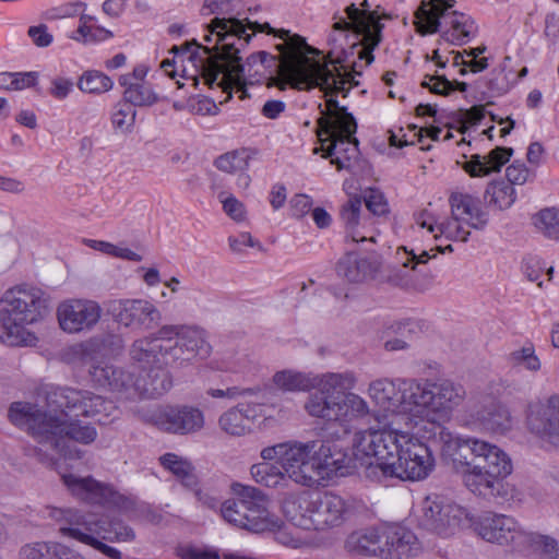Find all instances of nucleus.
I'll use <instances>...</instances> for the list:
<instances>
[{
  "label": "nucleus",
  "mask_w": 559,
  "mask_h": 559,
  "mask_svg": "<svg viewBox=\"0 0 559 559\" xmlns=\"http://www.w3.org/2000/svg\"><path fill=\"white\" fill-rule=\"evenodd\" d=\"M47 411L36 405L15 402L9 409L10 420L26 429L34 439L39 461L56 464L59 457L80 459L83 452L73 442L90 444L97 437L96 429L78 419L97 417L100 425L111 423L118 413L116 404L90 391L56 388L47 394Z\"/></svg>",
  "instance_id": "1"
},
{
  "label": "nucleus",
  "mask_w": 559,
  "mask_h": 559,
  "mask_svg": "<svg viewBox=\"0 0 559 559\" xmlns=\"http://www.w3.org/2000/svg\"><path fill=\"white\" fill-rule=\"evenodd\" d=\"M417 435L440 445L443 459L462 473L465 487L486 499L508 500L513 487L504 481L513 466L509 455L496 444L473 437L453 436L435 421L416 424Z\"/></svg>",
  "instance_id": "2"
},
{
  "label": "nucleus",
  "mask_w": 559,
  "mask_h": 559,
  "mask_svg": "<svg viewBox=\"0 0 559 559\" xmlns=\"http://www.w3.org/2000/svg\"><path fill=\"white\" fill-rule=\"evenodd\" d=\"M206 43L215 40L213 47L202 46L195 39L181 46H174L170 51L187 52L191 46L200 48L205 57H199L202 76L209 86L217 84L227 94L224 102L231 97L233 84L239 83L245 68L240 51L248 46L252 35L245 34L243 22L237 17H214L206 25Z\"/></svg>",
  "instance_id": "3"
},
{
  "label": "nucleus",
  "mask_w": 559,
  "mask_h": 559,
  "mask_svg": "<svg viewBox=\"0 0 559 559\" xmlns=\"http://www.w3.org/2000/svg\"><path fill=\"white\" fill-rule=\"evenodd\" d=\"M48 312L45 293L34 286L19 285L0 299V342L8 346H28L37 341L27 325L40 321Z\"/></svg>",
  "instance_id": "4"
},
{
  "label": "nucleus",
  "mask_w": 559,
  "mask_h": 559,
  "mask_svg": "<svg viewBox=\"0 0 559 559\" xmlns=\"http://www.w3.org/2000/svg\"><path fill=\"white\" fill-rule=\"evenodd\" d=\"M280 52L277 57V78L271 79V86L281 91L290 85L296 90L310 91L316 85L329 88L326 82L331 75L326 63L311 58L310 55H320L321 51L309 46L306 39L294 34L288 40L275 46Z\"/></svg>",
  "instance_id": "5"
},
{
  "label": "nucleus",
  "mask_w": 559,
  "mask_h": 559,
  "mask_svg": "<svg viewBox=\"0 0 559 559\" xmlns=\"http://www.w3.org/2000/svg\"><path fill=\"white\" fill-rule=\"evenodd\" d=\"M355 377L350 372L326 373L319 383V390L311 393L305 404V409L312 417L325 420L343 421L368 414L365 400L353 389Z\"/></svg>",
  "instance_id": "6"
},
{
  "label": "nucleus",
  "mask_w": 559,
  "mask_h": 559,
  "mask_svg": "<svg viewBox=\"0 0 559 559\" xmlns=\"http://www.w3.org/2000/svg\"><path fill=\"white\" fill-rule=\"evenodd\" d=\"M285 518L302 530L325 531L341 526L349 514L344 498L332 492H304L285 499Z\"/></svg>",
  "instance_id": "7"
},
{
  "label": "nucleus",
  "mask_w": 559,
  "mask_h": 559,
  "mask_svg": "<svg viewBox=\"0 0 559 559\" xmlns=\"http://www.w3.org/2000/svg\"><path fill=\"white\" fill-rule=\"evenodd\" d=\"M235 499L221 507L222 516L229 524L253 533L271 531L278 526V519L270 513L265 495L258 488L234 483Z\"/></svg>",
  "instance_id": "8"
},
{
  "label": "nucleus",
  "mask_w": 559,
  "mask_h": 559,
  "mask_svg": "<svg viewBox=\"0 0 559 559\" xmlns=\"http://www.w3.org/2000/svg\"><path fill=\"white\" fill-rule=\"evenodd\" d=\"M314 447V440L305 443L289 441L263 449L261 456L265 461L276 460L294 483L312 487L320 483Z\"/></svg>",
  "instance_id": "9"
},
{
  "label": "nucleus",
  "mask_w": 559,
  "mask_h": 559,
  "mask_svg": "<svg viewBox=\"0 0 559 559\" xmlns=\"http://www.w3.org/2000/svg\"><path fill=\"white\" fill-rule=\"evenodd\" d=\"M471 523L467 510L445 497L427 496L420 503L419 526L441 537L453 536Z\"/></svg>",
  "instance_id": "10"
},
{
  "label": "nucleus",
  "mask_w": 559,
  "mask_h": 559,
  "mask_svg": "<svg viewBox=\"0 0 559 559\" xmlns=\"http://www.w3.org/2000/svg\"><path fill=\"white\" fill-rule=\"evenodd\" d=\"M348 21L341 17L333 24L335 31H350L354 34L361 36L358 43L352 45V50H357V58L365 60L366 66L373 62V50L382 41V31L384 25L380 22L377 12H368L366 10H358L354 3L345 9Z\"/></svg>",
  "instance_id": "11"
},
{
  "label": "nucleus",
  "mask_w": 559,
  "mask_h": 559,
  "mask_svg": "<svg viewBox=\"0 0 559 559\" xmlns=\"http://www.w3.org/2000/svg\"><path fill=\"white\" fill-rule=\"evenodd\" d=\"M405 433L394 429L358 431L353 439V455L360 460L372 457L395 463L403 450Z\"/></svg>",
  "instance_id": "12"
},
{
  "label": "nucleus",
  "mask_w": 559,
  "mask_h": 559,
  "mask_svg": "<svg viewBox=\"0 0 559 559\" xmlns=\"http://www.w3.org/2000/svg\"><path fill=\"white\" fill-rule=\"evenodd\" d=\"M404 447L394 461L397 478L402 480L425 479L435 468L431 447L411 433H405Z\"/></svg>",
  "instance_id": "13"
},
{
  "label": "nucleus",
  "mask_w": 559,
  "mask_h": 559,
  "mask_svg": "<svg viewBox=\"0 0 559 559\" xmlns=\"http://www.w3.org/2000/svg\"><path fill=\"white\" fill-rule=\"evenodd\" d=\"M153 424L166 433L189 436L200 432L205 425L204 413L190 405H167L154 412Z\"/></svg>",
  "instance_id": "14"
},
{
  "label": "nucleus",
  "mask_w": 559,
  "mask_h": 559,
  "mask_svg": "<svg viewBox=\"0 0 559 559\" xmlns=\"http://www.w3.org/2000/svg\"><path fill=\"white\" fill-rule=\"evenodd\" d=\"M526 427L540 440L559 447V394L531 403L526 411Z\"/></svg>",
  "instance_id": "15"
},
{
  "label": "nucleus",
  "mask_w": 559,
  "mask_h": 559,
  "mask_svg": "<svg viewBox=\"0 0 559 559\" xmlns=\"http://www.w3.org/2000/svg\"><path fill=\"white\" fill-rule=\"evenodd\" d=\"M116 322L133 331H148L162 321L160 311L145 299H120L110 304Z\"/></svg>",
  "instance_id": "16"
},
{
  "label": "nucleus",
  "mask_w": 559,
  "mask_h": 559,
  "mask_svg": "<svg viewBox=\"0 0 559 559\" xmlns=\"http://www.w3.org/2000/svg\"><path fill=\"white\" fill-rule=\"evenodd\" d=\"M355 133L332 129L331 122L325 118L318 119V135L325 134L328 138L324 141H330V145L324 148L323 157L331 158V164L335 165L337 170H350L352 162L358 157V140L354 136Z\"/></svg>",
  "instance_id": "17"
},
{
  "label": "nucleus",
  "mask_w": 559,
  "mask_h": 559,
  "mask_svg": "<svg viewBox=\"0 0 559 559\" xmlns=\"http://www.w3.org/2000/svg\"><path fill=\"white\" fill-rule=\"evenodd\" d=\"M62 480L72 495L84 501L119 509H126L130 504V500L114 487L99 483L91 476L80 477L74 474H66L62 476Z\"/></svg>",
  "instance_id": "18"
},
{
  "label": "nucleus",
  "mask_w": 559,
  "mask_h": 559,
  "mask_svg": "<svg viewBox=\"0 0 559 559\" xmlns=\"http://www.w3.org/2000/svg\"><path fill=\"white\" fill-rule=\"evenodd\" d=\"M471 525L483 539L489 543L509 545L520 543L524 538L519 523L504 514L485 512L476 520L472 519Z\"/></svg>",
  "instance_id": "19"
},
{
  "label": "nucleus",
  "mask_w": 559,
  "mask_h": 559,
  "mask_svg": "<svg viewBox=\"0 0 559 559\" xmlns=\"http://www.w3.org/2000/svg\"><path fill=\"white\" fill-rule=\"evenodd\" d=\"M100 313L99 305L87 299L66 300L57 309L59 325L68 333L91 329L99 321Z\"/></svg>",
  "instance_id": "20"
},
{
  "label": "nucleus",
  "mask_w": 559,
  "mask_h": 559,
  "mask_svg": "<svg viewBox=\"0 0 559 559\" xmlns=\"http://www.w3.org/2000/svg\"><path fill=\"white\" fill-rule=\"evenodd\" d=\"M50 518L60 523L59 532L67 537L83 544L92 540L99 533V519L92 513H84L74 509H51Z\"/></svg>",
  "instance_id": "21"
},
{
  "label": "nucleus",
  "mask_w": 559,
  "mask_h": 559,
  "mask_svg": "<svg viewBox=\"0 0 559 559\" xmlns=\"http://www.w3.org/2000/svg\"><path fill=\"white\" fill-rule=\"evenodd\" d=\"M168 335H174L192 359H205L212 353L207 332L199 325L166 324L159 328V338H168Z\"/></svg>",
  "instance_id": "22"
},
{
  "label": "nucleus",
  "mask_w": 559,
  "mask_h": 559,
  "mask_svg": "<svg viewBox=\"0 0 559 559\" xmlns=\"http://www.w3.org/2000/svg\"><path fill=\"white\" fill-rule=\"evenodd\" d=\"M316 462L320 480L332 475H345L350 468L356 467L354 459L336 442L330 440H314Z\"/></svg>",
  "instance_id": "23"
},
{
  "label": "nucleus",
  "mask_w": 559,
  "mask_h": 559,
  "mask_svg": "<svg viewBox=\"0 0 559 559\" xmlns=\"http://www.w3.org/2000/svg\"><path fill=\"white\" fill-rule=\"evenodd\" d=\"M381 260L376 254L358 255L348 252L336 264L337 275L350 283H362L371 280L379 272Z\"/></svg>",
  "instance_id": "24"
},
{
  "label": "nucleus",
  "mask_w": 559,
  "mask_h": 559,
  "mask_svg": "<svg viewBox=\"0 0 559 559\" xmlns=\"http://www.w3.org/2000/svg\"><path fill=\"white\" fill-rule=\"evenodd\" d=\"M241 64L245 68L243 76L240 79L239 83L233 84V88L237 87L238 91L242 93L240 98L245 97L246 90V76L250 80V83H260L264 80L267 81V86L272 87L270 85L271 79L277 78V57L269 53L267 51H258L254 53H251L247 60L246 63Z\"/></svg>",
  "instance_id": "25"
},
{
  "label": "nucleus",
  "mask_w": 559,
  "mask_h": 559,
  "mask_svg": "<svg viewBox=\"0 0 559 559\" xmlns=\"http://www.w3.org/2000/svg\"><path fill=\"white\" fill-rule=\"evenodd\" d=\"M454 0H423L415 11V27L418 34L428 35L439 32L440 19L451 17L450 9L454 7Z\"/></svg>",
  "instance_id": "26"
},
{
  "label": "nucleus",
  "mask_w": 559,
  "mask_h": 559,
  "mask_svg": "<svg viewBox=\"0 0 559 559\" xmlns=\"http://www.w3.org/2000/svg\"><path fill=\"white\" fill-rule=\"evenodd\" d=\"M402 400L400 413L423 414L432 412L430 381L419 382L415 379L401 380Z\"/></svg>",
  "instance_id": "27"
},
{
  "label": "nucleus",
  "mask_w": 559,
  "mask_h": 559,
  "mask_svg": "<svg viewBox=\"0 0 559 559\" xmlns=\"http://www.w3.org/2000/svg\"><path fill=\"white\" fill-rule=\"evenodd\" d=\"M451 214L472 228L483 229L488 223V215L479 206V200L471 194L453 192L449 199Z\"/></svg>",
  "instance_id": "28"
},
{
  "label": "nucleus",
  "mask_w": 559,
  "mask_h": 559,
  "mask_svg": "<svg viewBox=\"0 0 559 559\" xmlns=\"http://www.w3.org/2000/svg\"><path fill=\"white\" fill-rule=\"evenodd\" d=\"M513 154V148L497 146L486 156L474 154L469 160L462 164V168L471 177H484L491 173L500 171L501 167L507 164ZM461 165V162L457 160Z\"/></svg>",
  "instance_id": "29"
},
{
  "label": "nucleus",
  "mask_w": 559,
  "mask_h": 559,
  "mask_svg": "<svg viewBox=\"0 0 559 559\" xmlns=\"http://www.w3.org/2000/svg\"><path fill=\"white\" fill-rule=\"evenodd\" d=\"M384 544V535H380L377 530L370 528L352 533L345 542V548L348 552L357 556H373L386 559L390 551Z\"/></svg>",
  "instance_id": "30"
},
{
  "label": "nucleus",
  "mask_w": 559,
  "mask_h": 559,
  "mask_svg": "<svg viewBox=\"0 0 559 559\" xmlns=\"http://www.w3.org/2000/svg\"><path fill=\"white\" fill-rule=\"evenodd\" d=\"M432 395V412L449 415L465 399L466 392L463 385L451 380L443 379L437 382L430 381Z\"/></svg>",
  "instance_id": "31"
},
{
  "label": "nucleus",
  "mask_w": 559,
  "mask_h": 559,
  "mask_svg": "<svg viewBox=\"0 0 559 559\" xmlns=\"http://www.w3.org/2000/svg\"><path fill=\"white\" fill-rule=\"evenodd\" d=\"M344 59L337 57L333 59L331 53L328 55L325 61L328 71L330 72L326 85L329 88L322 87V85H316L324 92L325 95L343 94L345 97L349 88L345 87L346 83H350L352 86H358L359 82L355 80V75H360L361 72L356 70V63L353 64L352 71H347L346 67L343 66Z\"/></svg>",
  "instance_id": "32"
},
{
  "label": "nucleus",
  "mask_w": 559,
  "mask_h": 559,
  "mask_svg": "<svg viewBox=\"0 0 559 559\" xmlns=\"http://www.w3.org/2000/svg\"><path fill=\"white\" fill-rule=\"evenodd\" d=\"M173 388V377L164 365L152 367L136 379L135 391L147 399H158Z\"/></svg>",
  "instance_id": "33"
},
{
  "label": "nucleus",
  "mask_w": 559,
  "mask_h": 559,
  "mask_svg": "<svg viewBox=\"0 0 559 559\" xmlns=\"http://www.w3.org/2000/svg\"><path fill=\"white\" fill-rule=\"evenodd\" d=\"M476 419L486 430L504 433L511 429L512 419L508 408L493 400H488L475 413Z\"/></svg>",
  "instance_id": "34"
},
{
  "label": "nucleus",
  "mask_w": 559,
  "mask_h": 559,
  "mask_svg": "<svg viewBox=\"0 0 559 559\" xmlns=\"http://www.w3.org/2000/svg\"><path fill=\"white\" fill-rule=\"evenodd\" d=\"M255 417V407L240 404L223 413L218 419L221 429L230 436H243L250 431V424Z\"/></svg>",
  "instance_id": "35"
},
{
  "label": "nucleus",
  "mask_w": 559,
  "mask_h": 559,
  "mask_svg": "<svg viewBox=\"0 0 559 559\" xmlns=\"http://www.w3.org/2000/svg\"><path fill=\"white\" fill-rule=\"evenodd\" d=\"M397 384L389 379H378L370 383L369 395L384 411L400 413L401 407V380Z\"/></svg>",
  "instance_id": "36"
},
{
  "label": "nucleus",
  "mask_w": 559,
  "mask_h": 559,
  "mask_svg": "<svg viewBox=\"0 0 559 559\" xmlns=\"http://www.w3.org/2000/svg\"><path fill=\"white\" fill-rule=\"evenodd\" d=\"M385 548L390 551L389 558H408L419 551V543L416 535L405 528L399 527L384 535Z\"/></svg>",
  "instance_id": "37"
},
{
  "label": "nucleus",
  "mask_w": 559,
  "mask_h": 559,
  "mask_svg": "<svg viewBox=\"0 0 559 559\" xmlns=\"http://www.w3.org/2000/svg\"><path fill=\"white\" fill-rule=\"evenodd\" d=\"M21 559H80L78 552L59 543L37 542L20 549Z\"/></svg>",
  "instance_id": "38"
},
{
  "label": "nucleus",
  "mask_w": 559,
  "mask_h": 559,
  "mask_svg": "<svg viewBox=\"0 0 559 559\" xmlns=\"http://www.w3.org/2000/svg\"><path fill=\"white\" fill-rule=\"evenodd\" d=\"M163 355V342L158 337V331L154 337H144L134 341L130 349L131 358L144 366H159Z\"/></svg>",
  "instance_id": "39"
},
{
  "label": "nucleus",
  "mask_w": 559,
  "mask_h": 559,
  "mask_svg": "<svg viewBox=\"0 0 559 559\" xmlns=\"http://www.w3.org/2000/svg\"><path fill=\"white\" fill-rule=\"evenodd\" d=\"M362 200L358 195L350 197L341 207V219L346 228V236L353 242L366 241L368 238L360 231L362 222L360 218Z\"/></svg>",
  "instance_id": "40"
},
{
  "label": "nucleus",
  "mask_w": 559,
  "mask_h": 559,
  "mask_svg": "<svg viewBox=\"0 0 559 559\" xmlns=\"http://www.w3.org/2000/svg\"><path fill=\"white\" fill-rule=\"evenodd\" d=\"M450 15L449 24L452 32H443L441 37L454 45L462 46L468 41L476 29L475 21L469 15L457 11H451Z\"/></svg>",
  "instance_id": "41"
},
{
  "label": "nucleus",
  "mask_w": 559,
  "mask_h": 559,
  "mask_svg": "<svg viewBox=\"0 0 559 559\" xmlns=\"http://www.w3.org/2000/svg\"><path fill=\"white\" fill-rule=\"evenodd\" d=\"M320 118H325L331 122L332 129H342L347 133L357 131V122L354 116L347 112L346 107L340 106L333 97L326 99L325 109L321 110Z\"/></svg>",
  "instance_id": "42"
},
{
  "label": "nucleus",
  "mask_w": 559,
  "mask_h": 559,
  "mask_svg": "<svg viewBox=\"0 0 559 559\" xmlns=\"http://www.w3.org/2000/svg\"><path fill=\"white\" fill-rule=\"evenodd\" d=\"M515 189L510 182H506L504 180L488 183L484 193V200L488 206H492L499 211L509 209L515 202Z\"/></svg>",
  "instance_id": "43"
},
{
  "label": "nucleus",
  "mask_w": 559,
  "mask_h": 559,
  "mask_svg": "<svg viewBox=\"0 0 559 559\" xmlns=\"http://www.w3.org/2000/svg\"><path fill=\"white\" fill-rule=\"evenodd\" d=\"M97 536L109 542H132L135 538V532L117 518L100 516Z\"/></svg>",
  "instance_id": "44"
},
{
  "label": "nucleus",
  "mask_w": 559,
  "mask_h": 559,
  "mask_svg": "<svg viewBox=\"0 0 559 559\" xmlns=\"http://www.w3.org/2000/svg\"><path fill=\"white\" fill-rule=\"evenodd\" d=\"M278 464L262 462L251 466L250 474L255 483L265 487L274 488L283 484L287 476Z\"/></svg>",
  "instance_id": "45"
},
{
  "label": "nucleus",
  "mask_w": 559,
  "mask_h": 559,
  "mask_svg": "<svg viewBox=\"0 0 559 559\" xmlns=\"http://www.w3.org/2000/svg\"><path fill=\"white\" fill-rule=\"evenodd\" d=\"M159 462L164 468L180 478L185 486L192 487L197 484L193 466L181 456L175 453H166L159 457Z\"/></svg>",
  "instance_id": "46"
},
{
  "label": "nucleus",
  "mask_w": 559,
  "mask_h": 559,
  "mask_svg": "<svg viewBox=\"0 0 559 559\" xmlns=\"http://www.w3.org/2000/svg\"><path fill=\"white\" fill-rule=\"evenodd\" d=\"M160 340L163 342L160 364L165 367L181 368L193 360L174 335H168V338Z\"/></svg>",
  "instance_id": "47"
},
{
  "label": "nucleus",
  "mask_w": 559,
  "mask_h": 559,
  "mask_svg": "<svg viewBox=\"0 0 559 559\" xmlns=\"http://www.w3.org/2000/svg\"><path fill=\"white\" fill-rule=\"evenodd\" d=\"M447 250L452 251V246L448 245L447 247H436L435 249H430L429 251L424 250L418 255L415 254L414 252H412V258L407 259V261L405 263H403L401 270L399 271V272H405V274L400 276V274L396 273V274L392 275L390 280L397 286L405 287V288L409 287L412 284L411 278H409V272L415 271L416 264L426 263L431 258L430 252H432V251H438L440 253H444ZM432 257H436V253H433Z\"/></svg>",
  "instance_id": "48"
},
{
  "label": "nucleus",
  "mask_w": 559,
  "mask_h": 559,
  "mask_svg": "<svg viewBox=\"0 0 559 559\" xmlns=\"http://www.w3.org/2000/svg\"><path fill=\"white\" fill-rule=\"evenodd\" d=\"M533 224L545 237L559 239V210L546 207L533 216Z\"/></svg>",
  "instance_id": "49"
},
{
  "label": "nucleus",
  "mask_w": 559,
  "mask_h": 559,
  "mask_svg": "<svg viewBox=\"0 0 559 559\" xmlns=\"http://www.w3.org/2000/svg\"><path fill=\"white\" fill-rule=\"evenodd\" d=\"M274 383L285 391H307L314 386V381L300 372L280 371L274 374Z\"/></svg>",
  "instance_id": "50"
},
{
  "label": "nucleus",
  "mask_w": 559,
  "mask_h": 559,
  "mask_svg": "<svg viewBox=\"0 0 559 559\" xmlns=\"http://www.w3.org/2000/svg\"><path fill=\"white\" fill-rule=\"evenodd\" d=\"M78 87L84 93L100 94L112 88V81L103 72L86 71L80 78Z\"/></svg>",
  "instance_id": "51"
},
{
  "label": "nucleus",
  "mask_w": 559,
  "mask_h": 559,
  "mask_svg": "<svg viewBox=\"0 0 559 559\" xmlns=\"http://www.w3.org/2000/svg\"><path fill=\"white\" fill-rule=\"evenodd\" d=\"M123 100L133 107H145L155 104L157 96L148 85L139 82L136 85H130L124 90Z\"/></svg>",
  "instance_id": "52"
},
{
  "label": "nucleus",
  "mask_w": 559,
  "mask_h": 559,
  "mask_svg": "<svg viewBox=\"0 0 559 559\" xmlns=\"http://www.w3.org/2000/svg\"><path fill=\"white\" fill-rule=\"evenodd\" d=\"M214 164L219 170L225 173L243 171L249 166V155L245 150H236L218 156Z\"/></svg>",
  "instance_id": "53"
},
{
  "label": "nucleus",
  "mask_w": 559,
  "mask_h": 559,
  "mask_svg": "<svg viewBox=\"0 0 559 559\" xmlns=\"http://www.w3.org/2000/svg\"><path fill=\"white\" fill-rule=\"evenodd\" d=\"M508 360L512 366H523L526 370L537 372L542 368L540 359L535 354L533 344H527L511 352Z\"/></svg>",
  "instance_id": "54"
},
{
  "label": "nucleus",
  "mask_w": 559,
  "mask_h": 559,
  "mask_svg": "<svg viewBox=\"0 0 559 559\" xmlns=\"http://www.w3.org/2000/svg\"><path fill=\"white\" fill-rule=\"evenodd\" d=\"M365 465L364 475L366 478L381 483L388 478H397V469L395 463H386L378 460H372Z\"/></svg>",
  "instance_id": "55"
},
{
  "label": "nucleus",
  "mask_w": 559,
  "mask_h": 559,
  "mask_svg": "<svg viewBox=\"0 0 559 559\" xmlns=\"http://www.w3.org/2000/svg\"><path fill=\"white\" fill-rule=\"evenodd\" d=\"M136 110L132 105L122 99L116 106L111 121L117 129L129 131L135 122Z\"/></svg>",
  "instance_id": "56"
},
{
  "label": "nucleus",
  "mask_w": 559,
  "mask_h": 559,
  "mask_svg": "<svg viewBox=\"0 0 559 559\" xmlns=\"http://www.w3.org/2000/svg\"><path fill=\"white\" fill-rule=\"evenodd\" d=\"M461 223L462 222L460 219H455L451 214L450 218H447L437 225V230L448 239L466 241L471 233L464 229Z\"/></svg>",
  "instance_id": "57"
},
{
  "label": "nucleus",
  "mask_w": 559,
  "mask_h": 559,
  "mask_svg": "<svg viewBox=\"0 0 559 559\" xmlns=\"http://www.w3.org/2000/svg\"><path fill=\"white\" fill-rule=\"evenodd\" d=\"M135 381L130 372L114 367V373L110 374L109 383L106 386L114 392L127 393L132 389L135 391Z\"/></svg>",
  "instance_id": "58"
},
{
  "label": "nucleus",
  "mask_w": 559,
  "mask_h": 559,
  "mask_svg": "<svg viewBox=\"0 0 559 559\" xmlns=\"http://www.w3.org/2000/svg\"><path fill=\"white\" fill-rule=\"evenodd\" d=\"M366 207L373 215H384L389 212L388 202L384 194L378 189H368L364 195Z\"/></svg>",
  "instance_id": "59"
},
{
  "label": "nucleus",
  "mask_w": 559,
  "mask_h": 559,
  "mask_svg": "<svg viewBox=\"0 0 559 559\" xmlns=\"http://www.w3.org/2000/svg\"><path fill=\"white\" fill-rule=\"evenodd\" d=\"M421 87L428 88L431 93L441 96H449L453 91V84L445 75H426Z\"/></svg>",
  "instance_id": "60"
},
{
  "label": "nucleus",
  "mask_w": 559,
  "mask_h": 559,
  "mask_svg": "<svg viewBox=\"0 0 559 559\" xmlns=\"http://www.w3.org/2000/svg\"><path fill=\"white\" fill-rule=\"evenodd\" d=\"M20 254V242L16 236L8 234L0 242V257L15 261Z\"/></svg>",
  "instance_id": "61"
},
{
  "label": "nucleus",
  "mask_w": 559,
  "mask_h": 559,
  "mask_svg": "<svg viewBox=\"0 0 559 559\" xmlns=\"http://www.w3.org/2000/svg\"><path fill=\"white\" fill-rule=\"evenodd\" d=\"M27 35L37 47H48L53 40L46 24L31 26L27 31Z\"/></svg>",
  "instance_id": "62"
},
{
  "label": "nucleus",
  "mask_w": 559,
  "mask_h": 559,
  "mask_svg": "<svg viewBox=\"0 0 559 559\" xmlns=\"http://www.w3.org/2000/svg\"><path fill=\"white\" fill-rule=\"evenodd\" d=\"M528 169L524 164L514 163L506 169V182L513 185H524L527 181Z\"/></svg>",
  "instance_id": "63"
},
{
  "label": "nucleus",
  "mask_w": 559,
  "mask_h": 559,
  "mask_svg": "<svg viewBox=\"0 0 559 559\" xmlns=\"http://www.w3.org/2000/svg\"><path fill=\"white\" fill-rule=\"evenodd\" d=\"M312 199L307 194H296L290 200L292 215L297 218L304 217L312 207Z\"/></svg>",
  "instance_id": "64"
}]
</instances>
